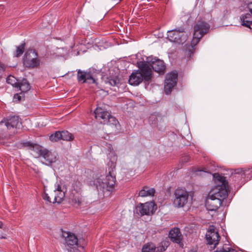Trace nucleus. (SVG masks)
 Returning a JSON list of instances; mask_svg holds the SVG:
<instances>
[{"mask_svg":"<svg viewBox=\"0 0 252 252\" xmlns=\"http://www.w3.org/2000/svg\"><path fill=\"white\" fill-rule=\"evenodd\" d=\"M213 176L220 182L221 185L212 189L206 199L205 205L210 211L217 210L228 195L225 178L218 173H215Z\"/></svg>","mask_w":252,"mask_h":252,"instance_id":"obj_1","label":"nucleus"},{"mask_svg":"<svg viewBox=\"0 0 252 252\" xmlns=\"http://www.w3.org/2000/svg\"><path fill=\"white\" fill-rule=\"evenodd\" d=\"M115 182V165L113 162H111L108 172H106V175L96 178L94 181V184L98 190L103 192L111 191L114 188Z\"/></svg>","mask_w":252,"mask_h":252,"instance_id":"obj_2","label":"nucleus"},{"mask_svg":"<svg viewBox=\"0 0 252 252\" xmlns=\"http://www.w3.org/2000/svg\"><path fill=\"white\" fill-rule=\"evenodd\" d=\"M140 70H137L132 73L129 78V83L131 85L137 86L144 79L149 81L152 77V70L145 63L139 64Z\"/></svg>","mask_w":252,"mask_h":252,"instance_id":"obj_3","label":"nucleus"},{"mask_svg":"<svg viewBox=\"0 0 252 252\" xmlns=\"http://www.w3.org/2000/svg\"><path fill=\"white\" fill-rule=\"evenodd\" d=\"M210 28V25L203 21H199L195 24L193 38L191 42L192 46H195L203 35L209 32Z\"/></svg>","mask_w":252,"mask_h":252,"instance_id":"obj_4","label":"nucleus"},{"mask_svg":"<svg viewBox=\"0 0 252 252\" xmlns=\"http://www.w3.org/2000/svg\"><path fill=\"white\" fill-rule=\"evenodd\" d=\"M174 195L173 204L175 207H183L187 203L189 193L186 189L178 188L175 190Z\"/></svg>","mask_w":252,"mask_h":252,"instance_id":"obj_5","label":"nucleus"},{"mask_svg":"<svg viewBox=\"0 0 252 252\" xmlns=\"http://www.w3.org/2000/svg\"><path fill=\"white\" fill-rule=\"evenodd\" d=\"M23 63L25 66L29 68L38 67L40 64V60L38 58L37 53L33 50L27 51L23 59Z\"/></svg>","mask_w":252,"mask_h":252,"instance_id":"obj_6","label":"nucleus"},{"mask_svg":"<svg viewBox=\"0 0 252 252\" xmlns=\"http://www.w3.org/2000/svg\"><path fill=\"white\" fill-rule=\"evenodd\" d=\"M167 38L171 41L179 44H183L187 40V35L183 28L168 31Z\"/></svg>","mask_w":252,"mask_h":252,"instance_id":"obj_7","label":"nucleus"},{"mask_svg":"<svg viewBox=\"0 0 252 252\" xmlns=\"http://www.w3.org/2000/svg\"><path fill=\"white\" fill-rule=\"evenodd\" d=\"M178 73L176 71H172L166 75L164 84V91L166 94H169L173 88L176 85Z\"/></svg>","mask_w":252,"mask_h":252,"instance_id":"obj_8","label":"nucleus"},{"mask_svg":"<svg viewBox=\"0 0 252 252\" xmlns=\"http://www.w3.org/2000/svg\"><path fill=\"white\" fill-rule=\"evenodd\" d=\"M206 239L211 248L214 249L218 245L220 237L215 228L210 227L206 234Z\"/></svg>","mask_w":252,"mask_h":252,"instance_id":"obj_9","label":"nucleus"},{"mask_svg":"<svg viewBox=\"0 0 252 252\" xmlns=\"http://www.w3.org/2000/svg\"><path fill=\"white\" fill-rule=\"evenodd\" d=\"M155 204L152 202L140 203L135 208V212L138 215L142 216L144 215H151L153 214L156 209Z\"/></svg>","mask_w":252,"mask_h":252,"instance_id":"obj_10","label":"nucleus"},{"mask_svg":"<svg viewBox=\"0 0 252 252\" xmlns=\"http://www.w3.org/2000/svg\"><path fill=\"white\" fill-rule=\"evenodd\" d=\"M146 62V63L149 67L151 68V66L156 72L159 73L164 72L165 66L164 62L162 60L149 57L147 58Z\"/></svg>","mask_w":252,"mask_h":252,"instance_id":"obj_11","label":"nucleus"},{"mask_svg":"<svg viewBox=\"0 0 252 252\" xmlns=\"http://www.w3.org/2000/svg\"><path fill=\"white\" fill-rule=\"evenodd\" d=\"M3 124H4L8 129H10L11 128H19L21 125V122L18 116H11L4 121L0 122V126Z\"/></svg>","mask_w":252,"mask_h":252,"instance_id":"obj_12","label":"nucleus"},{"mask_svg":"<svg viewBox=\"0 0 252 252\" xmlns=\"http://www.w3.org/2000/svg\"><path fill=\"white\" fill-rule=\"evenodd\" d=\"M42 162L47 165H50L57 160V154L45 149L41 156Z\"/></svg>","mask_w":252,"mask_h":252,"instance_id":"obj_13","label":"nucleus"},{"mask_svg":"<svg viewBox=\"0 0 252 252\" xmlns=\"http://www.w3.org/2000/svg\"><path fill=\"white\" fill-rule=\"evenodd\" d=\"M63 235L65 238V243L68 248L74 249L80 246L78 238L75 234L68 232H64Z\"/></svg>","mask_w":252,"mask_h":252,"instance_id":"obj_14","label":"nucleus"},{"mask_svg":"<svg viewBox=\"0 0 252 252\" xmlns=\"http://www.w3.org/2000/svg\"><path fill=\"white\" fill-rule=\"evenodd\" d=\"M95 118L100 123L105 124L107 119L110 116V113L100 107H97L94 112Z\"/></svg>","mask_w":252,"mask_h":252,"instance_id":"obj_15","label":"nucleus"},{"mask_svg":"<svg viewBox=\"0 0 252 252\" xmlns=\"http://www.w3.org/2000/svg\"><path fill=\"white\" fill-rule=\"evenodd\" d=\"M25 145L29 147V149L31 151V154L35 157H40L45 149L39 145L30 142L26 143Z\"/></svg>","mask_w":252,"mask_h":252,"instance_id":"obj_16","label":"nucleus"},{"mask_svg":"<svg viewBox=\"0 0 252 252\" xmlns=\"http://www.w3.org/2000/svg\"><path fill=\"white\" fill-rule=\"evenodd\" d=\"M77 80L78 82L84 83L89 80L92 81L94 83L95 80L93 78L92 74L90 72L82 71L79 69L77 71Z\"/></svg>","mask_w":252,"mask_h":252,"instance_id":"obj_17","label":"nucleus"},{"mask_svg":"<svg viewBox=\"0 0 252 252\" xmlns=\"http://www.w3.org/2000/svg\"><path fill=\"white\" fill-rule=\"evenodd\" d=\"M169 237L172 241L177 244H180L182 240V234L178 228L172 229L169 231Z\"/></svg>","mask_w":252,"mask_h":252,"instance_id":"obj_18","label":"nucleus"},{"mask_svg":"<svg viewBox=\"0 0 252 252\" xmlns=\"http://www.w3.org/2000/svg\"><path fill=\"white\" fill-rule=\"evenodd\" d=\"M55 195L53 203H60L63 199L65 194L64 191L61 189L60 186L58 185L57 188L54 190Z\"/></svg>","mask_w":252,"mask_h":252,"instance_id":"obj_19","label":"nucleus"},{"mask_svg":"<svg viewBox=\"0 0 252 252\" xmlns=\"http://www.w3.org/2000/svg\"><path fill=\"white\" fill-rule=\"evenodd\" d=\"M17 91H21L22 93L27 92L30 89V86L27 80L25 79L20 80L16 88Z\"/></svg>","mask_w":252,"mask_h":252,"instance_id":"obj_20","label":"nucleus"},{"mask_svg":"<svg viewBox=\"0 0 252 252\" xmlns=\"http://www.w3.org/2000/svg\"><path fill=\"white\" fill-rule=\"evenodd\" d=\"M155 193L154 188H150L148 187H144L139 192V196L141 197L153 196Z\"/></svg>","mask_w":252,"mask_h":252,"instance_id":"obj_21","label":"nucleus"},{"mask_svg":"<svg viewBox=\"0 0 252 252\" xmlns=\"http://www.w3.org/2000/svg\"><path fill=\"white\" fill-rule=\"evenodd\" d=\"M214 252H237L236 250L229 247L227 244L218 247Z\"/></svg>","mask_w":252,"mask_h":252,"instance_id":"obj_22","label":"nucleus"},{"mask_svg":"<svg viewBox=\"0 0 252 252\" xmlns=\"http://www.w3.org/2000/svg\"><path fill=\"white\" fill-rule=\"evenodd\" d=\"M156 247L153 243H148L143 246L142 252H156Z\"/></svg>","mask_w":252,"mask_h":252,"instance_id":"obj_23","label":"nucleus"},{"mask_svg":"<svg viewBox=\"0 0 252 252\" xmlns=\"http://www.w3.org/2000/svg\"><path fill=\"white\" fill-rule=\"evenodd\" d=\"M61 139L65 141H70L73 140V135L67 131H60Z\"/></svg>","mask_w":252,"mask_h":252,"instance_id":"obj_24","label":"nucleus"},{"mask_svg":"<svg viewBox=\"0 0 252 252\" xmlns=\"http://www.w3.org/2000/svg\"><path fill=\"white\" fill-rule=\"evenodd\" d=\"M119 124L118 121L116 119V118L113 116H112L110 114V116L109 118L107 119L106 121V123L105 125H107L108 126H111L112 127L116 128L117 125Z\"/></svg>","mask_w":252,"mask_h":252,"instance_id":"obj_25","label":"nucleus"},{"mask_svg":"<svg viewBox=\"0 0 252 252\" xmlns=\"http://www.w3.org/2000/svg\"><path fill=\"white\" fill-rule=\"evenodd\" d=\"M20 80H18L15 77L12 75L9 76L6 79V82L8 84H11L15 88H17Z\"/></svg>","mask_w":252,"mask_h":252,"instance_id":"obj_26","label":"nucleus"},{"mask_svg":"<svg viewBox=\"0 0 252 252\" xmlns=\"http://www.w3.org/2000/svg\"><path fill=\"white\" fill-rule=\"evenodd\" d=\"M169 245V243L167 241L161 242L159 245L156 247V252H162L166 250V248Z\"/></svg>","mask_w":252,"mask_h":252,"instance_id":"obj_27","label":"nucleus"},{"mask_svg":"<svg viewBox=\"0 0 252 252\" xmlns=\"http://www.w3.org/2000/svg\"><path fill=\"white\" fill-rule=\"evenodd\" d=\"M25 50V43L22 44L20 46L17 47V49L14 56L16 57L20 56L24 52Z\"/></svg>","mask_w":252,"mask_h":252,"instance_id":"obj_28","label":"nucleus"},{"mask_svg":"<svg viewBox=\"0 0 252 252\" xmlns=\"http://www.w3.org/2000/svg\"><path fill=\"white\" fill-rule=\"evenodd\" d=\"M60 131H56L54 133L51 134L50 136V140L53 142H56L61 139Z\"/></svg>","mask_w":252,"mask_h":252,"instance_id":"obj_29","label":"nucleus"},{"mask_svg":"<svg viewBox=\"0 0 252 252\" xmlns=\"http://www.w3.org/2000/svg\"><path fill=\"white\" fill-rule=\"evenodd\" d=\"M158 120L157 115L156 114H152L149 118V121L151 125H155Z\"/></svg>","mask_w":252,"mask_h":252,"instance_id":"obj_30","label":"nucleus"},{"mask_svg":"<svg viewBox=\"0 0 252 252\" xmlns=\"http://www.w3.org/2000/svg\"><path fill=\"white\" fill-rule=\"evenodd\" d=\"M242 26L251 29V21L244 19V20H240Z\"/></svg>","mask_w":252,"mask_h":252,"instance_id":"obj_31","label":"nucleus"},{"mask_svg":"<svg viewBox=\"0 0 252 252\" xmlns=\"http://www.w3.org/2000/svg\"><path fill=\"white\" fill-rule=\"evenodd\" d=\"M247 169H244L243 168H238L235 170V173L237 174H240L242 177L245 176V172L247 171Z\"/></svg>","mask_w":252,"mask_h":252,"instance_id":"obj_32","label":"nucleus"},{"mask_svg":"<svg viewBox=\"0 0 252 252\" xmlns=\"http://www.w3.org/2000/svg\"><path fill=\"white\" fill-rule=\"evenodd\" d=\"M72 202L75 204H77L78 205H79L81 202V199L80 198L79 194H77V195L73 197L72 198Z\"/></svg>","mask_w":252,"mask_h":252,"instance_id":"obj_33","label":"nucleus"},{"mask_svg":"<svg viewBox=\"0 0 252 252\" xmlns=\"http://www.w3.org/2000/svg\"><path fill=\"white\" fill-rule=\"evenodd\" d=\"M251 13H247L241 15L240 18V20H244V19H246L247 20L250 19L251 17Z\"/></svg>","mask_w":252,"mask_h":252,"instance_id":"obj_34","label":"nucleus"},{"mask_svg":"<svg viewBox=\"0 0 252 252\" xmlns=\"http://www.w3.org/2000/svg\"><path fill=\"white\" fill-rule=\"evenodd\" d=\"M20 94H22V93L20 94L17 93L14 95L13 99L14 101H20L21 100V98L23 97V96H21Z\"/></svg>","mask_w":252,"mask_h":252,"instance_id":"obj_35","label":"nucleus"},{"mask_svg":"<svg viewBox=\"0 0 252 252\" xmlns=\"http://www.w3.org/2000/svg\"><path fill=\"white\" fill-rule=\"evenodd\" d=\"M194 172H196L197 174V175H203V174L204 173H210V172H208L207 171H205V170H199V169H197V170H194Z\"/></svg>","mask_w":252,"mask_h":252,"instance_id":"obj_36","label":"nucleus"},{"mask_svg":"<svg viewBox=\"0 0 252 252\" xmlns=\"http://www.w3.org/2000/svg\"><path fill=\"white\" fill-rule=\"evenodd\" d=\"M108 83L110 85L114 86L117 85L118 81L117 79H110Z\"/></svg>","mask_w":252,"mask_h":252,"instance_id":"obj_37","label":"nucleus"},{"mask_svg":"<svg viewBox=\"0 0 252 252\" xmlns=\"http://www.w3.org/2000/svg\"><path fill=\"white\" fill-rule=\"evenodd\" d=\"M43 198L44 200H45V201H47V202H49L50 203L52 202V201H51L50 197L49 196V195H48V194H46V193H45L43 195Z\"/></svg>","mask_w":252,"mask_h":252,"instance_id":"obj_38","label":"nucleus"},{"mask_svg":"<svg viewBox=\"0 0 252 252\" xmlns=\"http://www.w3.org/2000/svg\"><path fill=\"white\" fill-rule=\"evenodd\" d=\"M5 65L2 63L0 62V73L3 71L5 70Z\"/></svg>","mask_w":252,"mask_h":252,"instance_id":"obj_39","label":"nucleus"},{"mask_svg":"<svg viewBox=\"0 0 252 252\" xmlns=\"http://www.w3.org/2000/svg\"><path fill=\"white\" fill-rule=\"evenodd\" d=\"M247 7L249 9L250 13L252 14V2L249 3Z\"/></svg>","mask_w":252,"mask_h":252,"instance_id":"obj_40","label":"nucleus"},{"mask_svg":"<svg viewBox=\"0 0 252 252\" xmlns=\"http://www.w3.org/2000/svg\"><path fill=\"white\" fill-rule=\"evenodd\" d=\"M3 223L0 221V228H3Z\"/></svg>","mask_w":252,"mask_h":252,"instance_id":"obj_41","label":"nucleus"},{"mask_svg":"<svg viewBox=\"0 0 252 252\" xmlns=\"http://www.w3.org/2000/svg\"><path fill=\"white\" fill-rule=\"evenodd\" d=\"M116 159V158L115 156L113 157V160H115Z\"/></svg>","mask_w":252,"mask_h":252,"instance_id":"obj_42","label":"nucleus"},{"mask_svg":"<svg viewBox=\"0 0 252 252\" xmlns=\"http://www.w3.org/2000/svg\"><path fill=\"white\" fill-rule=\"evenodd\" d=\"M251 26H252V21H251Z\"/></svg>","mask_w":252,"mask_h":252,"instance_id":"obj_43","label":"nucleus"}]
</instances>
